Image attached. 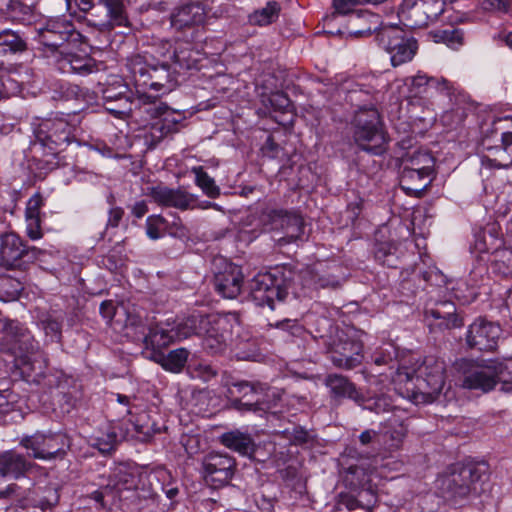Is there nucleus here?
Wrapping results in <instances>:
<instances>
[{
	"instance_id": "1",
	"label": "nucleus",
	"mask_w": 512,
	"mask_h": 512,
	"mask_svg": "<svg viewBox=\"0 0 512 512\" xmlns=\"http://www.w3.org/2000/svg\"><path fill=\"white\" fill-rule=\"evenodd\" d=\"M127 68L137 88V106L151 119L144 130L145 144L149 148H154L165 137L177 133L185 117L181 112L169 108L157 96L140 90L150 88L166 93L176 82L175 73L170 71L167 63L150 64L141 55L129 58Z\"/></svg>"
},
{
	"instance_id": "2",
	"label": "nucleus",
	"mask_w": 512,
	"mask_h": 512,
	"mask_svg": "<svg viewBox=\"0 0 512 512\" xmlns=\"http://www.w3.org/2000/svg\"><path fill=\"white\" fill-rule=\"evenodd\" d=\"M397 393L415 404L433 402L445 383V363L440 358L429 355L416 360L412 367L398 365L391 374Z\"/></svg>"
},
{
	"instance_id": "3",
	"label": "nucleus",
	"mask_w": 512,
	"mask_h": 512,
	"mask_svg": "<svg viewBox=\"0 0 512 512\" xmlns=\"http://www.w3.org/2000/svg\"><path fill=\"white\" fill-rule=\"evenodd\" d=\"M0 346L1 351L15 357V365L26 382L40 384L42 379L47 380L46 360L38 343L20 323L12 321L6 326Z\"/></svg>"
},
{
	"instance_id": "4",
	"label": "nucleus",
	"mask_w": 512,
	"mask_h": 512,
	"mask_svg": "<svg viewBox=\"0 0 512 512\" xmlns=\"http://www.w3.org/2000/svg\"><path fill=\"white\" fill-rule=\"evenodd\" d=\"M487 480L486 463H469L454 469L438 481L444 497L457 502L469 496H480L485 491Z\"/></svg>"
},
{
	"instance_id": "5",
	"label": "nucleus",
	"mask_w": 512,
	"mask_h": 512,
	"mask_svg": "<svg viewBox=\"0 0 512 512\" xmlns=\"http://www.w3.org/2000/svg\"><path fill=\"white\" fill-rule=\"evenodd\" d=\"M294 272L286 267L257 274L249 284L250 297L256 306L275 309L276 302H283L289 292Z\"/></svg>"
},
{
	"instance_id": "6",
	"label": "nucleus",
	"mask_w": 512,
	"mask_h": 512,
	"mask_svg": "<svg viewBox=\"0 0 512 512\" xmlns=\"http://www.w3.org/2000/svg\"><path fill=\"white\" fill-rule=\"evenodd\" d=\"M323 324L328 327V334L319 332V338L331 353L332 363L344 369H352L360 365L363 359L362 342L353 339L347 332L338 330L328 319H323Z\"/></svg>"
},
{
	"instance_id": "7",
	"label": "nucleus",
	"mask_w": 512,
	"mask_h": 512,
	"mask_svg": "<svg viewBox=\"0 0 512 512\" xmlns=\"http://www.w3.org/2000/svg\"><path fill=\"white\" fill-rule=\"evenodd\" d=\"M354 139L362 150L374 155H380L385 151L386 137L380 127L378 111L372 105L356 111Z\"/></svg>"
},
{
	"instance_id": "8",
	"label": "nucleus",
	"mask_w": 512,
	"mask_h": 512,
	"mask_svg": "<svg viewBox=\"0 0 512 512\" xmlns=\"http://www.w3.org/2000/svg\"><path fill=\"white\" fill-rule=\"evenodd\" d=\"M497 381L502 382V389L512 391V359L505 362L492 361L485 366H474L465 372L462 386L467 389L488 392Z\"/></svg>"
},
{
	"instance_id": "9",
	"label": "nucleus",
	"mask_w": 512,
	"mask_h": 512,
	"mask_svg": "<svg viewBox=\"0 0 512 512\" xmlns=\"http://www.w3.org/2000/svg\"><path fill=\"white\" fill-rule=\"evenodd\" d=\"M378 45L389 55L394 67L410 62L417 53L418 43L399 26H383L376 33Z\"/></svg>"
},
{
	"instance_id": "10",
	"label": "nucleus",
	"mask_w": 512,
	"mask_h": 512,
	"mask_svg": "<svg viewBox=\"0 0 512 512\" xmlns=\"http://www.w3.org/2000/svg\"><path fill=\"white\" fill-rule=\"evenodd\" d=\"M75 125L68 122L66 118L55 117L43 120L35 130V136L47 154L56 156L76 140Z\"/></svg>"
},
{
	"instance_id": "11",
	"label": "nucleus",
	"mask_w": 512,
	"mask_h": 512,
	"mask_svg": "<svg viewBox=\"0 0 512 512\" xmlns=\"http://www.w3.org/2000/svg\"><path fill=\"white\" fill-rule=\"evenodd\" d=\"M136 487L135 476L125 467H119L109 476L105 486L93 491L88 498L95 503L99 510L111 511L122 499L123 492Z\"/></svg>"
},
{
	"instance_id": "12",
	"label": "nucleus",
	"mask_w": 512,
	"mask_h": 512,
	"mask_svg": "<svg viewBox=\"0 0 512 512\" xmlns=\"http://www.w3.org/2000/svg\"><path fill=\"white\" fill-rule=\"evenodd\" d=\"M235 321L224 315H205L202 334L203 347L210 354L223 353L231 340Z\"/></svg>"
},
{
	"instance_id": "13",
	"label": "nucleus",
	"mask_w": 512,
	"mask_h": 512,
	"mask_svg": "<svg viewBox=\"0 0 512 512\" xmlns=\"http://www.w3.org/2000/svg\"><path fill=\"white\" fill-rule=\"evenodd\" d=\"M20 445L28 451V456L34 459L51 460L62 457L68 441L62 433L36 432L33 435L24 436L20 440Z\"/></svg>"
},
{
	"instance_id": "14",
	"label": "nucleus",
	"mask_w": 512,
	"mask_h": 512,
	"mask_svg": "<svg viewBox=\"0 0 512 512\" xmlns=\"http://www.w3.org/2000/svg\"><path fill=\"white\" fill-rule=\"evenodd\" d=\"M444 9V0H403L399 15L410 27L422 28L436 21Z\"/></svg>"
},
{
	"instance_id": "15",
	"label": "nucleus",
	"mask_w": 512,
	"mask_h": 512,
	"mask_svg": "<svg viewBox=\"0 0 512 512\" xmlns=\"http://www.w3.org/2000/svg\"><path fill=\"white\" fill-rule=\"evenodd\" d=\"M242 399L237 401L239 410L265 413L275 406V392L261 383L241 381L234 384Z\"/></svg>"
},
{
	"instance_id": "16",
	"label": "nucleus",
	"mask_w": 512,
	"mask_h": 512,
	"mask_svg": "<svg viewBox=\"0 0 512 512\" xmlns=\"http://www.w3.org/2000/svg\"><path fill=\"white\" fill-rule=\"evenodd\" d=\"M78 36L79 33L75 30L74 24L65 18H51L38 29L39 43L51 51L54 57H57L60 51H64L66 42Z\"/></svg>"
},
{
	"instance_id": "17",
	"label": "nucleus",
	"mask_w": 512,
	"mask_h": 512,
	"mask_svg": "<svg viewBox=\"0 0 512 512\" xmlns=\"http://www.w3.org/2000/svg\"><path fill=\"white\" fill-rule=\"evenodd\" d=\"M149 195L157 204L165 207H172L181 211L193 210L196 208L207 209L216 206V204L208 201L200 204L196 195L189 193L182 188L174 189L158 185L149 189Z\"/></svg>"
},
{
	"instance_id": "18",
	"label": "nucleus",
	"mask_w": 512,
	"mask_h": 512,
	"mask_svg": "<svg viewBox=\"0 0 512 512\" xmlns=\"http://www.w3.org/2000/svg\"><path fill=\"white\" fill-rule=\"evenodd\" d=\"M235 468V459L227 454L210 453L202 461L203 478L213 488L228 484L234 475Z\"/></svg>"
},
{
	"instance_id": "19",
	"label": "nucleus",
	"mask_w": 512,
	"mask_h": 512,
	"mask_svg": "<svg viewBox=\"0 0 512 512\" xmlns=\"http://www.w3.org/2000/svg\"><path fill=\"white\" fill-rule=\"evenodd\" d=\"M385 1L386 0H333V6L338 14L349 15L348 23L350 26H357L359 22H363V29L351 31V33L356 36H363L376 30L379 24V17L368 10H353V7L357 4L364 3L381 4Z\"/></svg>"
},
{
	"instance_id": "20",
	"label": "nucleus",
	"mask_w": 512,
	"mask_h": 512,
	"mask_svg": "<svg viewBox=\"0 0 512 512\" xmlns=\"http://www.w3.org/2000/svg\"><path fill=\"white\" fill-rule=\"evenodd\" d=\"M500 333L498 325L479 318L469 325L466 344L469 348L479 351H493L497 347Z\"/></svg>"
},
{
	"instance_id": "21",
	"label": "nucleus",
	"mask_w": 512,
	"mask_h": 512,
	"mask_svg": "<svg viewBox=\"0 0 512 512\" xmlns=\"http://www.w3.org/2000/svg\"><path fill=\"white\" fill-rule=\"evenodd\" d=\"M206 13L200 3H188L175 8L170 14V25L175 31L195 30L205 23Z\"/></svg>"
},
{
	"instance_id": "22",
	"label": "nucleus",
	"mask_w": 512,
	"mask_h": 512,
	"mask_svg": "<svg viewBox=\"0 0 512 512\" xmlns=\"http://www.w3.org/2000/svg\"><path fill=\"white\" fill-rule=\"evenodd\" d=\"M243 274L239 266L226 263L222 271H218L214 276V286L216 291L227 299L236 298L242 289Z\"/></svg>"
},
{
	"instance_id": "23",
	"label": "nucleus",
	"mask_w": 512,
	"mask_h": 512,
	"mask_svg": "<svg viewBox=\"0 0 512 512\" xmlns=\"http://www.w3.org/2000/svg\"><path fill=\"white\" fill-rule=\"evenodd\" d=\"M47 387L51 396L60 404L65 405L68 412L75 406L77 400V388L71 377L66 376L62 372L47 375Z\"/></svg>"
},
{
	"instance_id": "24",
	"label": "nucleus",
	"mask_w": 512,
	"mask_h": 512,
	"mask_svg": "<svg viewBox=\"0 0 512 512\" xmlns=\"http://www.w3.org/2000/svg\"><path fill=\"white\" fill-rule=\"evenodd\" d=\"M104 4L107 18L102 20H89V24L97 27L101 32H109L115 27H129V18L123 0H98Z\"/></svg>"
},
{
	"instance_id": "25",
	"label": "nucleus",
	"mask_w": 512,
	"mask_h": 512,
	"mask_svg": "<svg viewBox=\"0 0 512 512\" xmlns=\"http://www.w3.org/2000/svg\"><path fill=\"white\" fill-rule=\"evenodd\" d=\"M55 59L56 65L62 73L85 76L97 70L94 59L88 55L60 51Z\"/></svg>"
},
{
	"instance_id": "26",
	"label": "nucleus",
	"mask_w": 512,
	"mask_h": 512,
	"mask_svg": "<svg viewBox=\"0 0 512 512\" xmlns=\"http://www.w3.org/2000/svg\"><path fill=\"white\" fill-rule=\"evenodd\" d=\"M175 341L177 333L173 327V319H167L157 323L151 321L143 343L146 348L156 350L165 348Z\"/></svg>"
},
{
	"instance_id": "27",
	"label": "nucleus",
	"mask_w": 512,
	"mask_h": 512,
	"mask_svg": "<svg viewBox=\"0 0 512 512\" xmlns=\"http://www.w3.org/2000/svg\"><path fill=\"white\" fill-rule=\"evenodd\" d=\"M425 317H431L435 323H430V326L438 327L439 329H452L463 326V319L456 313V307L453 302L444 301L437 303L435 307L425 310Z\"/></svg>"
},
{
	"instance_id": "28",
	"label": "nucleus",
	"mask_w": 512,
	"mask_h": 512,
	"mask_svg": "<svg viewBox=\"0 0 512 512\" xmlns=\"http://www.w3.org/2000/svg\"><path fill=\"white\" fill-rule=\"evenodd\" d=\"M24 254V246L16 234H0V267L12 269L20 266Z\"/></svg>"
},
{
	"instance_id": "29",
	"label": "nucleus",
	"mask_w": 512,
	"mask_h": 512,
	"mask_svg": "<svg viewBox=\"0 0 512 512\" xmlns=\"http://www.w3.org/2000/svg\"><path fill=\"white\" fill-rule=\"evenodd\" d=\"M32 468V463L15 450L0 453V477L19 479Z\"/></svg>"
},
{
	"instance_id": "30",
	"label": "nucleus",
	"mask_w": 512,
	"mask_h": 512,
	"mask_svg": "<svg viewBox=\"0 0 512 512\" xmlns=\"http://www.w3.org/2000/svg\"><path fill=\"white\" fill-rule=\"evenodd\" d=\"M44 206V198L40 193L33 194L26 204L25 218L27 235L32 240L42 237L41 230V208Z\"/></svg>"
},
{
	"instance_id": "31",
	"label": "nucleus",
	"mask_w": 512,
	"mask_h": 512,
	"mask_svg": "<svg viewBox=\"0 0 512 512\" xmlns=\"http://www.w3.org/2000/svg\"><path fill=\"white\" fill-rule=\"evenodd\" d=\"M48 495L39 496L35 492L24 499L23 507L17 511L9 508L7 512H51L52 508L58 503L59 495L53 488L46 491Z\"/></svg>"
},
{
	"instance_id": "32",
	"label": "nucleus",
	"mask_w": 512,
	"mask_h": 512,
	"mask_svg": "<svg viewBox=\"0 0 512 512\" xmlns=\"http://www.w3.org/2000/svg\"><path fill=\"white\" fill-rule=\"evenodd\" d=\"M220 443L226 448L243 456H252L256 450V445L252 437L239 430H233L222 434L220 436Z\"/></svg>"
},
{
	"instance_id": "33",
	"label": "nucleus",
	"mask_w": 512,
	"mask_h": 512,
	"mask_svg": "<svg viewBox=\"0 0 512 512\" xmlns=\"http://www.w3.org/2000/svg\"><path fill=\"white\" fill-rule=\"evenodd\" d=\"M121 311V317L124 316L125 319L122 320L120 325L123 326L125 335L131 337L134 341L143 342L151 321L144 319L141 314L129 311L124 307H121Z\"/></svg>"
},
{
	"instance_id": "34",
	"label": "nucleus",
	"mask_w": 512,
	"mask_h": 512,
	"mask_svg": "<svg viewBox=\"0 0 512 512\" xmlns=\"http://www.w3.org/2000/svg\"><path fill=\"white\" fill-rule=\"evenodd\" d=\"M161 429L148 413L142 412L136 416L135 420L130 421V427L127 428V432L132 438L146 442L154 434L160 433Z\"/></svg>"
},
{
	"instance_id": "35",
	"label": "nucleus",
	"mask_w": 512,
	"mask_h": 512,
	"mask_svg": "<svg viewBox=\"0 0 512 512\" xmlns=\"http://www.w3.org/2000/svg\"><path fill=\"white\" fill-rule=\"evenodd\" d=\"M434 167V158L429 152L426 151H416L413 154H407L403 158V168H405V177L411 178L414 177L415 171L420 172V174H426L431 176Z\"/></svg>"
},
{
	"instance_id": "36",
	"label": "nucleus",
	"mask_w": 512,
	"mask_h": 512,
	"mask_svg": "<svg viewBox=\"0 0 512 512\" xmlns=\"http://www.w3.org/2000/svg\"><path fill=\"white\" fill-rule=\"evenodd\" d=\"M325 385L329 389L330 395L335 399L350 398L360 402V395L355 385L343 375H328L325 379Z\"/></svg>"
},
{
	"instance_id": "37",
	"label": "nucleus",
	"mask_w": 512,
	"mask_h": 512,
	"mask_svg": "<svg viewBox=\"0 0 512 512\" xmlns=\"http://www.w3.org/2000/svg\"><path fill=\"white\" fill-rule=\"evenodd\" d=\"M405 435L406 428L402 423L390 422L379 432L378 443L388 452L396 451L402 446Z\"/></svg>"
},
{
	"instance_id": "38",
	"label": "nucleus",
	"mask_w": 512,
	"mask_h": 512,
	"mask_svg": "<svg viewBox=\"0 0 512 512\" xmlns=\"http://www.w3.org/2000/svg\"><path fill=\"white\" fill-rule=\"evenodd\" d=\"M200 53L192 48L191 43L179 44L173 53L174 65L179 69L190 70L198 67Z\"/></svg>"
},
{
	"instance_id": "39",
	"label": "nucleus",
	"mask_w": 512,
	"mask_h": 512,
	"mask_svg": "<svg viewBox=\"0 0 512 512\" xmlns=\"http://www.w3.org/2000/svg\"><path fill=\"white\" fill-rule=\"evenodd\" d=\"M205 315L192 314L180 322L173 320V327L177 333V341L186 339L192 335H201Z\"/></svg>"
},
{
	"instance_id": "40",
	"label": "nucleus",
	"mask_w": 512,
	"mask_h": 512,
	"mask_svg": "<svg viewBox=\"0 0 512 512\" xmlns=\"http://www.w3.org/2000/svg\"><path fill=\"white\" fill-rule=\"evenodd\" d=\"M154 482H157L159 491L164 492L169 500L175 499L179 494V489L172 478L171 473L167 469H157L147 477L148 485H153Z\"/></svg>"
},
{
	"instance_id": "41",
	"label": "nucleus",
	"mask_w": 512,
	"mask_h": 512,
	"mask_svg": "<svg viewBox=\"0 0 512 512\" xmlns=\"http://www.w3.org/2000/svg\"><path fill=\"white\" fill-rule=\"evenodd\" d=\"M281 6L277 1H268L266 6L255 10L249 15L251 24L265 26L275 22L280 14Z\"/></svg>"
},
{
	"instance_id": "42",
	"label": "nucleus",
	"mask_w": 512,
	"mask_h": 512,
	"mask_svg": "<svg viewBox=\"0 0 512 512\" xmlns=\"http://www.w3.org/2000/svg\"><path fill=\"white\" fill-rule=\"evenodd\" d=\"M158 491L159 487L157 486V482H154L153 485H149V488H145V482H143L142 487L136 489L138 505H142L143 501H152V509H150V512H165L168 509V505L161 503Z\"/></svg>"
},
{
	"instance_id": "43",
	"label": "nucleus",
	"mask_w": 512,
	"mask_h": 512,
	"mask_svg": "<svg viewBox=\"0 0 512 512\" xmlns=\"http://www.w3.org/2000/svg\"><path fill=\"white\" fill-rule=\"evenodd\" d=\"M190 352L186 348H177L162 356L159 361L161 366L170 372L179 373L185 367Z\"/></svg>"
},
{
	"instance_id": "44",
	"label": "nucleus",
	"mask_w": 512,
	"mask_h": 512,
	"mask_svg": "<svg viewBox=\"0 0 512 512\" xmlns=\"http://www.w3.org/2000/svg\"><path fill=\"white\" fill-rule=\"evenodd\" d=\"M268 218L275 230L276 235L282 234L289 226H291L293 218H302L296 211L284 209H273L268 213Z\"/></svg>"
},
{
	"instance_id": "45",
	"label": "nucleus",
	"mask_w": 512,
	"mask_h": 512,
	"mask_svg": "<svg viewBox=\"0 0 512 512\" xmlns=\"http://www.w3.org/2000/svg\"><path fill=\"white\" fill-rule=\"evenodd\" d=\"M25 49L26 43L17 33L10 30L0 32V54L21 52Z\"/></svg>"
},
{
	"instance_id": "46",
	"label": "nucleus",
	"mask_w": 512,
	"mask_h": 512,
	"mask_svg": "<svg viewBox=\"0 0 512 512\" xmlns=\"http://www.w3.org/2000/svg\"><path fill=\"white\" fill-rule=\"evenodd\" d=\"M192 172L195 174V182L198 187L210 198H216L220 194L219 187L215 184V181L210 177L202 166L192 168Z\"/></svg>"
},
{
	"instance_id": "47",
	"label": "nucleus",
	"mask_w": 512,
	"mask_h": 512,
	"mask_svg": "<svg viewBox=\"0 0 512 512\" xmlns=\"http://www.w3.org/2000/svg\"><path fill=\"white\" fill-rule=\"evenodd\" d=\"M304 234L303 218H293L291 226H289L281 235L275 236L274 241L279 246L291 244L302 238Z\"/></svg>"
},
{
	"instance_id": "48",
	"label": "nucleus",
	"mask_w": 512,
	"mask_h": 512,
	"mask_svg": "<svg viewBox=\"0 0 512 512\" xmlns=\"http://www.w3.org/2000/svg\"><path fill=\"white\" fill-rule=\"evenodd\" d=\"M359 403L364 409L370 410L376 414L386 413L394 409L391 398L383 394L367 399L360 397Z\"/></svg>"
},
{
	"instance_id": "49",
	"label": "nucleus",
	"mask_w": 512,
	"mask_h": 512,
	"mask_svg": "<svg viewBox=\"0 0 512 512\" xmlns=\"http://www.w3.org/2000/svg\"><path fill=\"white\" fill-rule=\"evenodd\" d=\"M117 434L112 428H108L100 435L91 438V446L98 449L102 454H108L115 449Z\"/></svg>"
},
{
	"instance_id": "50",
	"label": "nucleus",
	"mask_w": 512,
	"mask_h": 512,
	"mask_svg": "<svg viewBox=\"0 0 512 512\" xmlns=\"http://www.w3.org/2000/svg\"><path fill=\"white\" fill-rule=\"evenodd\" d=\"M415 174H417V176L407 178L405 177V168L402 169L401 186L404 190L408 192H420L430 184L431 178L429 175L420 174L418 171H415Z\"/></svg>"
},
{
	"instance_id": "51",
	"label": "nucleus",
	"mask_w": 512,
	"mask_h": 512,
	"mask_svg": "<svg viewBox=\"0 0 512 512\" xmlns=\"http://www.w3.org/2000/svg\"><path fill=\"white\" fill-rule=\"evenodd\" d=\"M405 84L408 86L411 96H422L429 93L430 77L419 73L415 76L408 77L405 80Z\"/></svg>"
},
{
	"instance_id": "52",
	"label": "nucleus",
	"mask_w": 512,
	"mask_h": 512,
	"mask_svg": "<svg viewBox=\"0 0 512 512\" xmlns=\"http://www.w3.org/2000/svg\"><path fill=\"white\" fill-rule=\"evenodd\" d=\"M463 37V31L454 27H449L434 33V39L436 42H444L451 47L461 45L463 42Z\"/></svg>"
},
{
	"instance_id": "53",
	"label": "nucleus",
	"mask_w": 512,
	"mask_h": 512,
	"mask_svg": "<svg viewBox=\"0 0 512 512\" xmlns=\"http://www.w3.org/2000/svg\"><path fill=\"white\" fill-rule=\"evenodd\" d=\"M262 103L275 111L285 112L290 106V99L283 92H274L270 95H262Z\"/></svg>"
},
{
	"instance_id": "54",
	"label": "nucleus",
	"mask_w": 512,
	"mask_h": 512,
	"mask_svg": "<svg viewBox=\"0 0 512 512\" xmlns=\"http://www.w3.org/2000/svg\"><path fill=\"white\" fill-rule=\"evenodd\" d=\"M396 349L392 345H389L385 349L377 350L372 355V361L377 366H388L390 369H393L397 363L396 359Z\"/></svg>"
},
{
	"instance_id": "55",
	"label": "nucleus",
	"mask_w": 512,
	"mask_h": 512,
	"mask_svg": "<svg viewBox=\"0 0 512 512\" xmlns=\"http://www.w3.org/2000/svg\"><path fill=\"white\" fill-rule=\"evenodd\" d=\"M7 12L11 20L24 22L27 20V17L30 16L31 9L29 6L24 5L19 1L8 0Z\"/></svg>"
},
{
	"instance_id": "56",
	"label": "nucleus",
	"mask_w": 512,
	"mask_h": 512,
	"mask_svg": "<svg viewBox=\"0 0 512 512\" xmlns=\"http://www.w3.org/2000/svg\"><path fill=\"white\" fill-rule=\"evenodd\" d=\"M42 328L52 341H59L61 338L62 322L52 316H47L41 321Z\"/></svg>"
},
{
	"instance_id": "57",
	"label": "nucleus",
	"mask_w": 512,
	"mask_h": 512,
	"mask_svg": "<svg viewBox=\"0 0 512 512\" xmlns=\"http://www.w3.org/2000/svg\"><path fill=\"white\" fill-rule=\"evenodd\" d=\"M121 313V307H115L112 301H103L100 305V314L102 317L115 325L122 323Z\"/></svg>"
},
{
	"instance_id": "58",
	"label": "nucleus",
	"mask_w": 512,
	"mask_h": 512,
	"mask_svg": "<svg viewBox=\"0 0 512 512\" xmlns=\"http://www.w3.org/2000/svg\"><path fill=\"white\" fill-rule=\"evenodd\" d=\"M166 223L165 218L161 215H151L146 219V233L152 240L159 239L161 237L159 228Z\"/></svg>"
},
{
	"instance_id": "59",
	"label": "nucleus",
	"mask_w": 512,
	"mask_h": 512,
	"mask_svg": "<svg viewBox=\"0 0 512 512\" xmlns=\"http://www.w3.org/2000/svg\"><path fill=\"white\" fill-rule=\"evenodd\" d=\"M105 108L110 113L121 116L132 110V102L129 100V97H120L116 102L105 106Z\"/></svg>"
},
{
	"instance_id": "60",
	"label": "nucleus",
	"mask_w": 512,
	"mask_h": 512,
	"mask_svg": "<svg viewBox=\"0 0 512 512\" xmlns=\"http://www.w3.org/2000/svg\"><path fill=\"white\" fill-rule=\"evenodd\" d=\"M125 215L124 209L119 206H112L108 210V217L105 226V230L116 229L119 227L123 217Z\"/></svg>"
},
{
	"instance_id": "61",
	"label": "nucleus",
	"mask_w": 512,
	"mask_h": 512,
	"mask_svg": "<svg viewBox=\"0 0 512 512\" xmlns=\"http://www.w3.org/2000/svg\"><path fill=\"white\" fill-rule=\"evenodd\" d=\"M180 443L189 456L197 454L200 450V441L195 435H182Z\"/></svg>"
},
{
	"instance_id": "62",
	"label": "nucleus",
	"mask_w": 512,
	"mask_h": 512,
	"mask_svg": "<svg viewBox=\"0 0 512 512\" xmlns=\"http://www.w3.org/2000/svg\"><path fill=\"white\" fill-rule=\"evenodd\" d=\"M433 90L443 95L449 96L451 94L452 84L444 78L430 77L429 92Z\"/></svg>"
},
{
	"instance_id": "63",
	"label": "nucleus",
	"mask_w": 512,
	"mask_h": 512,
	"mask_svg": "<svg viewBox=\"0 0 512 512\" xmlns=\"http://www.w3.org/2000/svg\"><path fill=\"white\" fill-rule=\"evenodd\" d=\"M120 87L121 91L119 92H115L113 88H106L103 90L102 97L105 106L112 104L113 102H116L117 99L120 97H128L126 94V86L121 85Z\"/></svg>"
},
{
	"instance_id": "64",
	"label": "nucleus",
	"mask_w": 512,
	"mask_h": 512,
	"mask_svg": "<svg viewBox=\"0 0 512 512\" xmlns=\"http://www.w3.org/2000/svg\"><path fill=\"white\" fill-rule=\"evenodd\" d=\"M394 247L389 243H378L375 247V258L385 264L387 258L393 254Z\"/></svg>"
}]
</instances>
